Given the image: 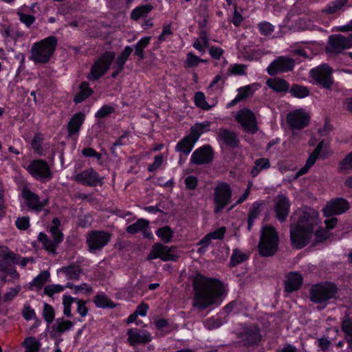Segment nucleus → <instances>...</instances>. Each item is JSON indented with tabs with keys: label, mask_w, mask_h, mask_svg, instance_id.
<instances>
[{
	"label": "nucleus",
	"mask_w": 352,
	"mask_h": 352,
	"mask_svg": "<svg viewBox=\"0 0 352 352\" xmlns=\"http://www.w3.org/2000/svg\"><path fill=\"white\" fill-rule=\"evenodd\" d=\"M52 223L53 226L50 228V232L56 244L58 245L63 240V234L59 230L60 221L58 217H54L52 220Z\"/></svg>",
	"instance_id": "f704fd0d"
},
{
	"label": "nucleus",
	"mask_w": 352,
	"mask_h": 352,
	"mask_svg": "<svg viewBox=\"0 0 352 352\" xmlns=\"http://www.w3.org/2000/svg\"><path fill=\"white\" fill-rule=\"evenodd\" d=\"M64 289V287L60 285H50L45 287L44 292L45 294L52 296L56 293H59Z\"/></svg>",
	"instance_id": "052dcab7"
},
{
	"label": "nucleus",
	"mask_w": 352,
	"mask_h": 352,
	"mask_svg": "<svg viewBox=\"0 0 352 352\" xmlns=\"http://www.w3.org/2000/svg\"><path fill=\"white\" fill-rule=\"evenodd\" d=\"M184 182L188 189L194 190L197 186L198 180L196 177L190 175L186 177Z\"/></svg>",
	"instance_id": "774afa93"
},
{
	"label": "nucleus",
	"mask_w": 352,
	"mask_h": 352,
	"mask_svg": "<svg viewBox=\"0 0 352 352\" xmlns=\"http://www.w3.org/2000/svg\"><path fill=\"white\" fill-rule=\"evenodd\" d=\"M24 344L27 349H29L32 352H38L41 346L40 342L36 340L34 337H29L26 338L24 341Z\"/></svg>",
	"instance_id": "603ef678"
},
{
	"label": "nucleus",
	"mask_w": 352,
	"mask_h": 352,
	"mask_svg": "<svg viewBox=\"0 0 352 352\" xmlns=\"http://www.w3.org/2000/svg\"><path fill=\"white\" fill-rule=\"evenodd\" d=\"M222 320L219 318L212 317L204 320V324L208 330H212L221 327Z\"/></svg>",
	"instance_id": "864d4df0"
},
{
	"label": "nucleus",
	"mask_w": 352,
	"mask_h": 352,
	"mask_svg": "<svg viewBox=\"0 0 352 352\" xmlns=\"http://www.w3.org/2000/svg\"><path fill=\"white\" fill-rule=\"evenodd\" d=\"M133 50V49L131 47L126 46L123 51L118 56L114 64V67H118L119 70H123L124 65L129 56L131 54Z\"/></svg>",
	"instance_id": "c9c22d12"
},
{
	"label": "nucleus",
	"mask_w": 352,
	"mask_h": 352,
	"mask_svg": "<svg viewBox=\"0 0 352 352\" xmlns=\"http://www.w3.org/2000/svg\"><path fill=\"white\" fill-rule=\"evenodd\" d=\"M195 296L193 307L202 311L214 304L223 292V284L217 279L209 278L200 274L193 279Z\"/></svg>",
	"instance_id": "f257e3e1"
},
{
	"label": "nucleus",
	"mask_w": 352,
	"mask_h": 352,
	"mask_svg": "<svg viewBox=\"0 0 352 352\" xmlns=\"http://www.w3.org/2000/svg\"><path fill=\"white\" fill-rule=\"evenodd\" d=\"M22 315L26 320H30L36 317L34 310L28 304L24 305Z\"/></svg>",
	"instance_id": "680f3d73"
},
{
	"label": "nucleus",
	"mask_w": 352,
	"mask_h": 352,
	"mask_svg": "<svg viewBox=\"0 0 352 352\" xmlns=\"http://www.w3.org/2000/svg\"><path fill=\"white\" fill-rule=\"evenodd\" d=\"M80 92L78 93L74 98V101L76 104L82 102L84 100L90 96L93 90L89 88L87 82H82L80 85Z\"/></svg>",
	"instance_id": "2f4dec72"
},
{
	"label": "nucleus",
	"mask_w": 352,
	"mask_h": 352,
	"mask_svg": "<svg viewBox=\"0 0 352 352\" xmlns=\"http://www.w3.org/2000/svg\"><path fill=\"white\" fill-rule=\"evenodd\" d=\"M196 142H195L188 135L179 141L175 146V151L188 155L192 151Z\"/></svg>",
	"instance_id": "cd10ccee"
},
{
	"label": "nucleus",
	"mask_w": 352,
	"mask_h": 352,
	"mask_svg": "<svg viewBox=\"0 0 352 352\" xmlns=\"http://www.w3.org/2000/svg\"><path fill=\"white\" fill-rule=\"evenodd\" d=\"M74 179L80 184L89 186H96L98 184H102V178H100L98 173L91 168L76 174L74 177Z\"/></svg>",
	"instance_id": "aec40b11"
},
{
	"label": "nucleus",
	"mask_w": 352,
	"mask_h": 352,
	"mask_svg": "<svg viewBox=\"0 0 352 352\" xmlns=\"http://www.w3.org/2000/svg\"><path fill=\"white\" fill-rule=\"evenodd\" d=\"M56 331L59 333H63L73 327V323L70 320H64L63 318L56 320Z\"/></svg>",
	"instance_id": "5fc2aeb1"
},
{
	"label": "nucleus",
	"mask_w": 352,
	"mask_h": 352,
	"mask_svg": "<svg viewBox=\"0 0 352 352\" xmlns=\"http://www.w3.org/2000/svg\"><path fill=\"white\" fill-rule=\"evenodd\" d=\"M236 120L248 133L254 134L258 131L256 118L250 109H244L238 111Z\"/></svg>",
	"instance_id": "4468645a"
},
{
	"label": "nucleus",
	"mask_w": 352,
	"mask_h": 352,
	"mask_svg": "<svg viewBox=\"0 0 352 352\" xmlns=\"http://www.w3.org/2000/svg\"><path fill=\"white\" fill-rule=\"evenodd\" d=\"M65 276L67 279H75L78 280L82 273V269L78 265H70L67 267H63L60 270Z\"/></svg>",
	"instance_id": "7c9ffc66"
},
{
	"label": "nucleus",
	"mask_w": 352,
	"mask_h": 352,
	"mask_svg": "<svg viewBox=\"0 0 352 352\" xmlns=\"http://www.w3.org/2000/svg\"><path fill=\"white\" fill-rule=\"evenodd\" d=\"M349 169H352V152L348 154L340 163V170Z\"/></svg>",
	"instance_id": "69168bd1"
},
{
	"label": "nucleus",
	"mask_w": 352,
	"mask_h": 352,
	"mask_svg": "<svg viewBox=\"0 0 352 352\" xmlns=\"http://www.w3.org/2000/svg\"><path fill=\"white\" fill-rule=\"evenodd\" d=\"M22 197L25 199L28 208L30 210L37 212H41L43 208L49 204L47 199L41 200L37 194L32 192L28 188L23 189Z\"/></svg>",
	"instance_id": "f3484780"
},
{
	"label": "nucleus",
	"mask_w": 352,
	"mask_h": 352,
	"mask_svg": "<svg viewBox=\"0 0 352 352\" xmlns=\"http://www.w3.org/2000/svg\"><path fill=\"white\" fill-rule=\"evenodd\" d=\"M148 221L144 219H139L135 223L128 226L126 228V231L129 234H134L139 232L144 231L148 228Z\"/></svg>",
	"instance_id": "473e14b6"
},
{
	"label": "nucleus",
	"mask_w": 352,
	"mask_h": 352,
	"mask_svg": "<svg viewBox=\"0 0 352 352\" xmlns=\"http://www.w3.org/2000/svg\"><path fill=\"white\" fill-rule=\"evenodd\" d=\"M28 172L34 178L41 181H49L52 177L50 168L43 160H34L26 168Z\"/></svg>",
	"instance_id": "9d476101"
},
{
	"label": "nucleus",
	"mask_w": 352,
	"mask_h": 352,
	"mask_svg": "<svg viewBox=\"0 0 352 352\" xmlns=\"http://www.w3.org/2000/svg\"><path fill=\"white\" fill-rule=\"evenodd\" d=\"M163 155L162 154L157 155L155 157V160L153 164L148 165V170L150 172L155 171L157 170L163 162Z\"/></svg>",
	"instance_id": "338daca9"
},
{
	"label": "nucleus",
	"mask_w": 352,
	"mask_h": 352,
	"mask_svg": "<svg viewBox=\"0 0 352 352\" xmlns=\"http://www.w3.org/2000/svg\"><path fill=\"white\" fill-rule=\"evenodd\" d=\"M217 138L226 146L236 148L239 144V140L236 133L227 129H220L217 133Z\"/></svg>",
	"instance_id": "b1692460"
},
{
	"label": "nucleus",
	"mask_w": 352,
	"mask_h": 352,
	"mask_svg": "<svg viewBox=\"0 0 352 352\" xmlns=\"http://www.w3.org/2000/svg\"><path fill=\"white\" fill-rule=\"evenodd\" d=\"M350 48L349 36L343 35H331L329 38L327 51L335 54H339L345 49Z\"/></svg>",
	"instance_id": "412c9836"
},
{
	"label": "nucleus",
	"mask_w": 352,
	"mask_h": 352,
	"mask_svg": "<svg viewBox=\"0 0 352 352\" xmlns=\"http://www.w3.org/2000/svg\"><path fill=\"white\" fill-rule=\"evenodd\" d=\"M248 259V256L243 252L239 250H234L232 254L230 257V265L235 266Z\"/></svg>",
	"instance_id": "a18cd8bd"
},
{
	"label": "nucleus",
	"mask_w": 352,
	"mask_h": 352,
	"mask_svg": "<svg viewBox=\"0 0 352 352\" xmlns=\"http://www.w3.org/2000/svg\"><path fill=\"white\" fill-rule=\"evenodd\" d=\"M285 290L292 292L298 290L302 284V276L298 272H290L285 280Z\"/></svg>",
	"instance_id": "393cba45"
},
{
	"label": "nucleus",
	"mask_w": 352,
	"mask_h": 352,
	"mask_svg": "<svg viewBox=\"0 0 352 352\" xmlns=\"http://www.w3.org/2000/svg\"><path fill=\"white\" fill-rule=\"evenodd\" d=\"M21 22L24 23L28 28H30L35 21V17L33 15L26 14L21 12H17Z\"/></svg>",
	"instance_id": "6e6d98bb"
},
{
	"label": "nucleus",
	"mask_w": 352,
	"mask_h": 352,
	"mask_svg": "<svg viewBox=\"0 0 352 352\" xmlns=\"http://www.w3.org/2000/svg\"><path fill=\"white\" fill-rule=\"evenodd\" d=\"M298 215L296 223L290 224V239L292 244L300 249L310 241L314 227L318 224V213L313 209L296 213Z\"/></svg>",
	"instance_id": "f03ea898"
},
{
	"label": "nucleus",
	"mask_w": 352,
	"mask_h": 352,
	"mask_svg": "<svg viewBox=\"0 0 352 352\" xmlns=\"http://www.w3.org/2000/svg\"><path fill=\"white\" fill-rule=\"evenodd\" d=\"M116 54L113 52H105L94 63L90 73L87 76L89 80H96L102 76L109 69Z\"/></svg>",
	"instance_id": "6e6552de"
},
{
	"label": "nucleus",
	"mask_w": 352,
	"mask_h": 352,
	"mask_svg": "<svg viewBox=\"0 0 352 352\" xmlns=\"http://www.w3.org/2000/svg\"><path fill=\"white\" fill-rule=\"evenodd\" d=\"M155 233L164 243L170 242L173 236V231L168 226L159 228Z\"/></svg>",
	"instance_id": "37998d69"
},
{
	"label": "nucleus",
	"mask_w": 352,
	"mask_h": 352,
	"mask_svg": "<svg viewBox=\"0 0 352 352\" xmlns=\"http://www.w3.org/2000/svg\"><path fill=\"white\" fill-rule=\"evenodd\" d=\"M43 316L48 324L54 321L55 316L54 309L50 305L47 303L44 304Z\"/></svg>",
	"instance_id": "8fccbe9b"
},
{
	"label": "nucleus",
	"mask_w": 352,
	"mask_h": 352,
	"mask_svg": "<svg viewBox=\"0 0 352 352\" xmlns=\"http://www.w3.org/2000/svg\"><path fill=\"white\" fill-rule=\"evenodd\" d=\"M20 255L11 251L6 246H0V278L3 282H11L19 278L14 267L19 263Z\"/></svg>",
	"instance_id": "7ed1b4c3"
},
{
	"label": "nucleus",
	"mask_w": 352,
	"mask_h": 352,
	"mask_svg": "<svg viewBox=\"0 0 352 352\" xmlns=\"http://www.w3.org/2000/svg\"><path fill=\"white\" fill-rule=\"evenodd\" d=\"M290 205L288 197L284 195H278L274 199V212L280 222L286 221L290 211Z\"/></svg>",
	"instance_id": "a211bd4d"
},
{
	"label": "nucleus",
	"mask_w": 352,
	"mask_h": 352,
	"mask_svg": "<svg viewBox=\"0 0 352 352\" xmlns=\"http://www.w3.org/2000/svg\"><path fill=\"white\" fill-rule=\"evenodd\" d=\"M210 126V122L208 121L197 123L190 128V132L188 135L197 142L202 133L209 131Z\"/></svg>",
	"instance_id": "c756f323"
},
{
	"label": "nucleus",
	"mask_w": 352,
	"mask_h": 352,
	"mask_svg": "<svg viewBox=\"0 0 352 352\" xmlns=\"http://www.w3.org/2000/svg\"><path fill=\"white\" fill-rule=\"evenodd\" d=\"M341 329L346 342L352 346V312L346 313L342 320Z\"/></svg>",
	"instance_id": "a878e982"
},
{
	"label": "nucleus",
	"mask_w": 352,
	"mask_h": 352,
	"mask_svg": "<svg viewBox=\"0 0 352 352\" xmlns=\"http://www.w3.org/2000/svg\"><path fill=\"white\" fill-rule=\"evenodd\" d=\"M246 66L242 64H234L230 65L228 72L232 75H243L245 73Z\"/></svg>",
	"instance_id": "bf43d9fd"
},
{
	"label": "nucleus",
	"mask_w": 352,
	"mask_h": 352,
	"mask_svg": "<svg viewBox=\"0 0 352 352\" xmlns=\"http://www.w3.org/2000/svg\"><path fill=\"white\" fill-rule=\"evenodd\" d=\"M43 141V135L41 133H36L31 143L32 147L34 151V153H37L39 155H43V149L42 146Z\"/></svg>",
	"instance_id": "49530a36"
},
{
	"label": "nucleus",
	"mask_w": 352,
	"mask_h": 352,
	"mask_svg": "<svg viewBox=\"0 0 352 352\" xmlns=\"http://www.w3.org/2000/svg\"><path fill=\"white\" fill-rule=\"evenodd\" d=\"M324 141L322 140L318 145L316 146V148L314 149V152L309 155V158L307 160L306 164H307V166L311 167L316 160L319 157V155L320 152L322 151V148H324Z\"/></svg>",
	"instance_id": "09e8293b"
},
{
	"label": "nucleus",
	"mask_w": 352,
	"mask_h": 352,
	"mask_svg": "<svg viewBox=\"0 0 352 352\" xmlns=\"http://www.w3.org/2000/svg\"><path fill=\"white\" fill-rule=\"evenodd\" d=\"M50 277V272L47 270L41 272L36 277L34 278L30 283V287L35 286L41 289L42 286L47 282Z\"/></svg>",
	"instance_id": "c03bdc74"
},
{
	"label": "nucleus",
	"mask_w": 352,
	"mask_h": 352,
	"mask_svg": "<svg viewBox=\"0 0 352 352\" xmlns=\"http://www.w3.org/2000/svg\"><path fill=\"white\" fill-rule=\"evenodd\" d=\"M85 120L83 113L78 112L74 114L67 124V131L69 135L76 134L80 130Z\"/></svg>",
	"instance_id": "bb28decb"
},
{
	"label": "nucleus",
	"mask_w": 352,
	"mask_h": 352,
	"mask_svg": "<svg viewBox=\"0 0 352 352\" xmlns=\"http://www.w3.org/2000/svg\"><path fill=\"white\" fill-rule=\"evenodd\" d=\"M267 85L276 92H287L289 89V83L283 78H270L266 81Z\"/></svg>",
	"instance_id": "c85d7f7f"
},
{
	"label": "nucleus",
	"mask_w": 352,
	"mask_h": 352,
	"mask_svg": "<svg viewBox=\"0 0 352 352\" xmlns=\"http://www.w3.org/2000/svg\"><path fill=\"white\" fill-rule=\"evenodd\" d=\"M111 234L102 230H92L87 234V243L91 252L101 250L111 239Z\"/></svg>",
	"instance_id": "9b49d317"
},
{
	"label": "nucleus",
	"mask_w": 352,
	"mask_h": 352,
	"mask_svg": "<svg viewBox=\"0 0 352 352\" xmlns=\"http://www.w3.org/2000/svg\"><path fill=\"white\" fill-rule=\"evenodd\" d=\"M16 226L19 230H27L30 226V218L28 217H19L16 221Z\"/></svg>",
	"instance_id": "0e129e2a"
},
{
	"label": "nucleus",
	"mask_w": 352,
	"mask_h": 352,
	"mask_svg": "<svg viewBox=\"0 0 352 352\" xmlns=\"http://www.w3.org/2000/svg\"><path fill=\"white\" fill-rule=\"evenodd\" d=\"M152 10L153 6L151 4L138 6L132 10L131 17L132 19L137 21L142 17H146Z\"/></svg>",
	"instance_id": "72a5a7b5"
},
{
	"label": "nucleus",
	"mask_w": 352,
	"mask_h": 352,
	"mask_svg": "<svg viewBox=\"0 0 352 352\" xmlns=\"http://www.w3.org/2000/svg\"><path fill=\"white\" fill-rule=\"evenodd\" d=\"M56 36H50L42 41L34 43L31 48L30 59L36 64L47 63L57 46Z\"/></svg>",
	"instance_id": "20e7f679"
},
{
	"label": "nucleus",
	"mask_w": 352,
	"mask_h": 352,
	"mask_svg": "<svg viewBox=\"0 0 352 352\" xmlns=\"http://www.w3.org/2000/svg\"><path fill=\"white\" fill-rule=\"evenodd\" d=\"M270 166V163L267 158L257 159L254 162V166L252 168L251 174L252 177H256L261 170L267 169Z\"/></svg>",
	"instance_id": "4c0bfd02"
},
{
	"label": "nucleus",
	"mask_w": 352,
	"mask_h": 352,
	"mask_svg": "<svg viewBox=\"0 0 352 352\" xmlns=\"http://www.w3.org/2000/svg\"><path fill=\"white\" fill-rule=\"evenodd\" d=\"M258 26L260 32L265 36L271 34L274 30V26L268 22L260 23Z\"/></svg>",
	"instance_id": "4d7b16f0"
},
{
	"label": "nucleus",
	"mask_w": 352,
	"mask_h": 352,
	"mask_svg": "<svg viewBox=\"0 0 352 352\" xmlns=\"http://www.w3.org/2000/svg\"><path fill=\"white\" fill-rule=\"evenodd\" d=\"M201 58L195 56L192 52H189L187 54L186 59L184 61V67L185 68H191L195 66H197L199 63H201Z\"/></svg>",
	"instance_id": "3c124183"
},
{
	"label": "nucleus",
	"mask_w": 352,
	"mask_h": 352,
	"mask_svg": "<svg viewBox=\"0 0 352 352\" xmlns=\"http://www.w3.org/2000/svg\"><path fill=\"white\" fill-rule=\"evenodd\" d=\"M232 192L230 184L224 182H218L214 189V212L218 214L231 202Z\"/></svg>",
	"instance_id": "0eeeda50"
},
{
	"label": "nucleus",
	"mask_w": 352,
	"mask_h": 352,
	"mask_svg": "<svg viewBox=\"0 0 352 352\" xmlns=\"http://www.w3.org/2000/svg\"><path fill=\"white\" fill-rule=\"evenodd\" d=\"M213 160V151L210 145H204L196 149L190 157V162L196 165L206 164Z\"/></svg>",
	"instance_id": "6ab92c4d"
},
{
	"label": "nucleus",
	"mask_w": 352,
	"mask_h": 352,
	"mask_svg": "<svg viewBox=\"0 0 352 352\" xmlns=\"http://www.w3.org/2000/svg\"><path fill=\"white\" fill-rule=\"evenodd\" d=\"M114 111V108L113 107L104 105L100 110H98L96 113V117L97 118H103L106 116L110 115Z\"/></svg>",
	"instance_id": "e2e57ef3"
},
{
	"label": "nucleus",
	"mask_w": 352,
	"mask_h": 352,
	"mask_svg": "<svg viewBox=\"0 0 352 352\" xmlns=\"http://www.w3.org/2000/svg\"><path fill=\"white\" fill-rule=\"evenodd\" d=\"M278 245V234L274 228L266 226L263 228L260 242L258 252L263 256H270L277 251Z\"/></svg>",
	"instance_id": "423d86ee"
},
{
	"label": "nucleus",
	"mask_w": 352,
	"mask_h": 352,
	"mask_svg": "<svg viewBox=\"0 0 352 352\" xmlns=\"http://www.w3.org/2000/svg\"><path fill=\"white\" fill-rule=\"evenodd\" d=\"M239 338L243 345L251 346L258 344L261 336L258 327L254 325L245 328L239 334Z\"/></svg>",
	"instance_id": "4be33fe9"
},
{
	"label": "nucleus",
	"mask_w": 352,
	"mask_h": 352,
	"mask_svg": "<svg viewBox=\"0 0 352 352\" xmlns=\"http://www.w3.org/2000/svg\"><path fill=\"white\" fill-rule=\"evenodd\" d=\"M290 93L296 98H302L308 96L310 92L309 89L305 86L293 85L290 89Z\"/></svg>",
	"instance_id": "79ce46f5"
},
{
	"label": "nucleus",
	"mask_w": 352,
	"mask_h": 352,
	"mask_svg": "<svg viewBox=\"0 0 352 352\" xmlns=\"http://www.w3.org/2000/svg\"><path fill=\"white\" fill-rule=\"evenodd\" d=\"M348 0H334L330 2L323 10L322 12L326 14H334L342 10L347 3Z\"/></svg>",
	"instance_id": "e433bc0d"
},
{
	"label": "nucleus",
	"mask_w": 352,
	"mask_h": 352,
	"mask_svg": "<svg viewBox=\"0 0 352 352\" xmlns=\"http://www.w3.org/2000/svg\"><path fill=\"white\" fill-rule=\"evenodd\" d=\"M332 72V69L327 64H322L311 69L310 76L317 85L330 89L333 84Z\"/></svg>",
	"instance_id": "1a4fd4ad"
},
{
	"label": "nucleus",
	"mask_w": 352,
	"mask_h": 352,
	"mask_svg": "<svg viewBox=\"0 0 352 352\" xmlns=\"http://www.w3.org/2000/svg\"><path fill=\"white\" fill-rule=\"evenodd\" d=\"M195 102L198 107L204 110H209L212 108V106L206 101L205 95L201 91H198L195 94Z\"/></svg>",
	"instance_id": "de8ad7c7"
},
{
	"label": "nucleus",
	"mask_w": 352,
	"mask_h": 352,
	"mask_svg": "<svg viewBox=\"0 0 352 352\" xmlns=\"http://www.w3.org/2000/svg\"><path fill=\"white\" fill-rule=\"evenodd\" d=\"M295 65L293 58L287 56H278L268 66L267 71L269 75L274 76L278 73L292 71Z\"/></svg>",
	"instance_id": "2eb2a0df"
},
{
	"label": "nucleus",
	"mask_w": 352,
	"mask_h": 352,
	"mask_svg": "<svg viewBox=\"0 0 352 352\" xmlns=\"http://www.w3.org/2000/svg\"><path fill=\"white\" fill-rule=\"evenodd\" d=\"M94 302L100 308H114L116 304L105 295H96Z\"/></svg>",
	"instance_id": "a19ab883"
},
{
	"label": "nucleus",
	"mask_w": 352,
	"mask_h": 352,
	"mask_svg": "<svg viewBox=\"0 0 352 352\" xmlns=\"http://www.w3.org/2000/svg\"><path fill=\"white\" fill-rule=\"evenodd\" d=\"M339 291L336 284L331 282H324L316 284L309 291L311 302L322 305L324 308L330 299L335 298Z\"/></svg>",
	"instance_id": "39448f33"
},
{
	"label": "nucleus",
	"mask_w": 352,
	"mask_h": 352,
	"mask_svg": "<svg viewBox=\"0 0 352 352\" xmlns=\"http://www.w3.org/2000/svg\"><path fill=\"white\" fill-rule=\"evenodd\" d=\"M286 120L292 130H300L309 124L310 117L303 109H300L289 113Z\"/></svg>",
	"instance_id": "ddd939ff"
},
{
	"label": "nucleus",
	"mask_w": 352,
	"mask_h": 352,
	"mask_svg": "<svg viewBox=\"0 0 352 352\" xmlns=\"http://www.w3.org/2000/svg\"><path fill=\"white\" fill-rule=\"evenodd\" d=\"M176 248L168 247L160 243H155L147 256L148 260L160 258L163 261H176L178 256L174 253Z\"/></svg>",
	"instance_id": "f8f14e48"
},
{
	"label": "nucleus",
	"mask_w": 352,
	"mask_h": 352,
	"mask_svg": "<svg viewBox=\"0 0 352 352\" xmlns=\"http://www.w3.org/2000/svg\"><path fill=\"white\" fill-rule=\"evenodd\" d=\"M128 342L131 346L138 344H146L152 340L151 333L142 329H129L127 331Z\"/></svg>",
	"instance_id": "5701e85b"
},
{
	"label": "nucleus",
	"mask_w": 352,
	"mask_h": 352,
	"mask_svg": "<svg viewBox=\"0 0 352 352\" xmlns=\"http://www.w3.org/2000/svg\"><path fill=\"white\" fill-rule=\"evenodd\" d=\"M21 290L20 285H16L14 288H10L9 291H8L3 297V300L4 302H10L12 300L14 297L19 294Z\"/></svg>",
	"instance_id": "13d9d810"
},
{
	"label": "nucleus",
	"mask_w": 352,
	"mask_h": 352,
	"mask_svg": "<svg viewBox=\"0 0 352 352\" xmlns=\"http://www.w3.org/2000/svg\"><path fill=\"white\" fill-rule=\"evenodd\" d=\"M261 204L258 202H254L252 204V208H250L248 214V230H250L254 224V220L259 216L261 212Z\"/></svg>",
	"instance_id": "58836bf2"
},
{
	"label": "nucleus",
	"mask_w": 352,
	"mask_h": 352,
	"mask_svg": "<svg viewBox=\"0 0 352 352\" xmlns=\"http://www.w3.org/2000/svg\"><path fill=\"white\" fill-rule=\"evenodd\" d=\"M150 40L151 36H146L141 38L135 45L134 55L138 56L140 60L145 58L144 50L148 45Z\"/></svg>",
	"instance_id": "ea45409f"
},
{
	"label": "nucleus",
	"mask_w": 352,
	"mask_h": 352,
	"mask_svg": "<svg viewBox=\"0 0 352 352\" xmlns=\"http://www.w3.org/2000/svg\"><path fill=\"white\" fill-rule=\"evenodd\" d=\"M349 208L348 201L342 198L331 199L327 202L322 209L323 214L326 217L333 215L341 214L345 212Z\"/></svg>",
	"instance_id": "dca6fc26"
}]
</instances>
